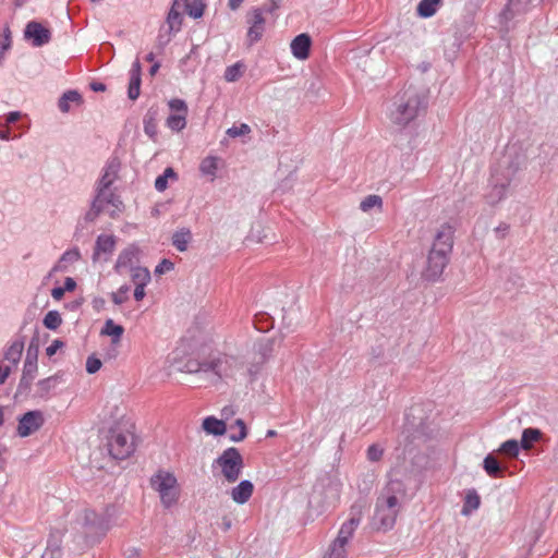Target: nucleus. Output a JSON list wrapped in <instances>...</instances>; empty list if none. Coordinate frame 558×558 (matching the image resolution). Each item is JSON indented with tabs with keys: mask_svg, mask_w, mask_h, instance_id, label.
<instances>
[{
	"mask_svg": "<svg viewBox=\"0 0 558 558\" xmlns=\"http://www.w3.org/2000/svg\"><path fill=\"white\" fill-rule=\"evenodd\" d=\"M116 517L117 508L111 504L99 509L83 507L75 511L71 526L76 536L92 547L105 538L112 529Z\"/></svg>",
	"mask_w": 558,
	"mask_h": 558,
	"instance_id": "f257e3e1",
	"label": "nucleus"
},
{
	"mask_svg": "<svg viewBox=\"0 0 558 558\" xmlns=\"http://www.w3.org/2000/svg\"><path fill=\"white\" fill-rule=\"evenodd\" d=\"M393 107L389 116L391 122L404 126L418 116L423 99L414 89H407L396 96Z\"/></svg>",
	"mask_w": 558,
	"mask_h": 558,
	"instance_id": "f03ea898",
	"label": "nucleus"
},
{
	"mask_svg": "<svg viewBox=\"0 0 558 558\" xmlns=\"http://www.w3.org/2000/svg\"><path fill=\"white\" fill-rule=\"evenodd\" d=\"M400 505L396 495L389 487L377 498L372 525L377 531H389L395 524Z\"/></svg>",
	"mask_w": 558,
	"mask_h": 558,
	"instance_id": "7ed1b4c3",
	"label": "nucleus"
},
{
	"mask_svg": "<svg viewBox=\"0 0 558 558\" xmlns=\"http://www.w3.org/2000/svg\"><path fill=\"white\" fill-rule=\"evenodd\" d=\"M118 168L116 165L110 163L105 170L101 179L99 180L98 194L93 202L92 209L87 213L86 218L94 220L100 211L106 210L109 204L119 208L121 202L107 191L117 178Z\"/></svg>",
	"mask_w": 558,
	"mask_h": 558,
	"instance_id": "20e7f679",
	"label": "nucleus"
},
{
	"mask_svg": "<svg viewBox=\"0 0 558 558\" xmlns=\"http://www.w3.org/2000/svg\"><path fill=\"white\" fill-rule=\"evenodd\" d=\"M150 487L158 493L165 508L174 506L180 498V486L175 475L166 470H158L149 480Z\"/></svg>",
	"mask_w": 558,
	"mask_h": 558,
	"instance_id": "39448f33",
	"label": "nucleus"
},
{
	"mask_svg": "<svg viewBox=\"0 0 558 558\" xmlns=\"http://www.w3.org/2000/svg\"><path fill=\"white\" fill-rule=\"evenodd\" d=\"M214 466L220 471L221 476L230 484L235 483L244 468L243 457L234 448L226 449L214 462Z\"/></svg>",
	"mask_w": 558,
	"mask_h": 558,
	"instance_id": "423d86ee",
	"label": "nucleus"
},
{
	"mask_svg": "<svg viewBox=\"0 0 558 558\" xmlns=\"http://www.w3.org/2000/svg\"><path fill=\"white\" fill-rule=\"evenodd\" d=\"M241 367L238 359L230 355H219L199 364L196 372H213L219 379L234 378Z\"/></svg>",
	"mask_w": 558,
	"mask_h": 558,
	"instance_id": "0eeeda50",
	"label": "nucleus"
},
{
	"mask_svg": "<svg viewBox=\"0 0 558 558\" xmlns=\"http://www.w3.org/2000/svg\"><path fill=\"white\" fill-rule=\"evenodd\" d=\"M108 446L114 459H126L134 451V435L131 432H112Z\"/></svg>",
	"mask_w": 558,
	"mask_h": 558,
	"instance_id": "6e6552de",
	"label": "nucleus"
},
{
	"mask_svg": "<svg viewBox=\"0 0 558 558\" xmlns=\"http://www.w3.org/2000/svg\"><path fill=\"white\" fill-rule=\"evenodd\" d=\"M448 252L432 247L427 257V266L423 271V277L429 281L439 279L448 264Z\"/></svg>",
	"mask_w": 558,
	"mask_h": 558,
	"instance_id": "1a4fd4ad",
	"label": "nucleus"
},
{
	"mask_svg": "<svg viewBox=\"0 0 558 558\" xmlns=\"http://www.w3.org/2000/svg\"><path fill=\"white\" fill-rule=\"evenodd\" d=\"M44 423L45 417L41 411H28L20 417L16 433L20 437H28L39 430Z\"/></svg>",
	"mask_w": 558,
	"mask_h": 558,
	"instance_id": "9d476101",
	"label": "nucleus"
},
{
	"mask_svg": "<svg viewBox=\"0 0 558 558\" xmlns=\"http://www.w3.org/2000/svg\"><path fill=\"white\" fill-rule=\"evenodd\" d=\"M24 36L34 47H41L51 40V31L40 22L31 21L26 24Z\"/></svg>",
	"mask_w": 558,
	"mask_h": 558,
	"instance_id": "9b49d317",
	"label": "nucleus"
},
{
	"mask_svg": "<svg viewBox=\"0 0 558 558\" xmlns=\"http://www.w3.org/2000/svg\"><path fill=\"white\" fill-rule=\"evenodd\" d=\"M265 17L263 15V11L258 8L252 9L247 13V39L251 44L260 40L264 31H265Z\"/></svg>",
	"mask_w": 558,
	"mask_h": 558,
	"instance_id": "f8f14e48",
	"label": "nucleus"
},
{
	"mask_svg": "<svg viewBox=\"0 0 558 558\" xmlns=\"http://www.w3.org/2000/svg\"><path fill=\"white\" fill-rule=\"evenodd\" d=\"M311 46L312 39L306 33L298 35L290 44L293 57L302 61L310 57Z\"/></svg>",
	"mask_w": 558,
	"mask_h": 558,
	"instance_id": "ddd939ff",
	"label": "nucleus"
},
{
	"mask_svg": "<svg viewBox=\"0 0 558 558\" xmlns=\"http://www.w3.org/2000/svg\"><path fill=\"white\" fill-rule=\"evenodd\" d=\"M452 244L453 229L450 225L445 223L438 229L432 247L450 253Z\"/></svg>",
	"mask_w": 558,
	"mask_h": 558,
	"instance_id": "4468645a",
	"label": "nucleus"
},
{
	"mask_svg": "<svg viewBox=\"0 0 558 558\" xmlns=\"http://www.w3.org/2000/svg\"><path fill=\"white\" fill-rule=\"evenodd\" d=\"M141 75H142V65L138 59H136L132 63V68L130 70V83L128 89V96L131 100H136L141 93Z\"/></svg>",
	"mask_w": 558,
	"mask_h": 558,
	"instance_id": "2eb2a0df",
	"label": "nucleus"
},
{
	"mask_svg": "<svg viewBox=\"0 0 558 558\" xmlns=\"http://www.w3.org/2000/svg\"><path fill=\"white\" fill-rule=\"evenodd\" d=\"M361 521L360 514L351 517L348 521L343 522L339 532L337 538L333 541V543L347 546L349 539L353 536L354 531L359 526Z\"/></svg>",
	"mask_w": 558,
	"mask_h": 558,
	"instance_id": "dca6fc26",
	"label": "nucleus"
},
{
	"mask_svg": "<svg viewBox=\"0 0 558 558\" xmlns=\"http://www.w3.org/2000/svg\"><path fill=\"white\" fill-rule=\"evenodd\" d=\"M254 493V485L251 481L244 480L241 481L236 486H234L230 496L232 500L239 505H243L250 500Z\"/></svg>",
	"mask_w": 558,
	"mask_h": 558,
	"instance_id": "f3484780",
	"label": "nucleus"
},
{
	"mask_svg": "<svg viewBox=\"0 0 558 558\" xmlns=\"http://www.w3.org/2000/svg\"><path fill=\"white\" fill-rule=\"evenodd\" d=\"M116 247V238L111 234H100L95 244L93 259L97 260L102 254H111Z\"/></svg>",
	"mask_w": 558,
	"mask_h": 558,
	"instance_id": "a211bd4d",
	"label": "nucleus"
},
{
	"mask_svg": "<svg viewBox=\"0 0 558 558\" xmlns=\"http://www.w3.org/2000/svg\"><path fill=\"white\" fill-rule=\"evenodd\" d=\"M203 429L215 436H222L226 434L227 426L223 420H218L215 416H207L202 424Z\"/></svg>",
	"mask_w": 558,
	"mask_h": 558,
	"instance_id": "6ab92c4d",
	"label": "nucleus"
},
{
	"mask_svg": "<svg viewBox=\"0 0 558 558\" xmlns=\"http://www.w3.org/2000/svg\"><path fill=\"white\" fill-rule=\"evenodd\" d=\"M37 372V349L32 352V347L28 348L26 359L23 366V378L22 380H33Z\"/></svg>",
	"mask_w": 558,
	"mask_h": 558,
	"instance_id": "aec40b11",
	"label": "nucleus"
},
{
	"mask_svg": "<svg viewBox=\"0 0 558 558\" xmlns=\"http://www.w3.org/2000/svg\"><path fill=\"white\" fill-rule=\"evenodd\" d=\"M481 506V497L475 489L466 492L461 513L464 517L470 515L473 511L477 510Z\"/></svg>",
	"mask_w": 558,
	"mask_h": 558,
	"instance_id": "412c9836",
	"label": "nucleus"
},
{
	"mask_svg": "<svg viewBox=\"0 0 558 558\" xmlns=\"http://www.w3.org/2000/svg\"><path fill=\"white\" fill-rule=\"evenodd\" d=\"M192 240L191 230L187 228H182L178 230L172 236L173 246L180 251L185 252L187 250L189 243Z\"/></svg>",
	"mask_w": 558,
	"mask_h": 558,
	"instance_id": "4be33fe9",
	"label": "nucleus"
},
{
	"mask_svg": "<svg viewBox=\"0 0 558 558\" xmlns=\"http://www.w3.org/2000/svg\"><path fill=\"white\" fill-rule=\"evenodd\" d=\"M70 104L80 106L82 104V96L76 90H68L59 99L58 107L61 112L66 113L70 111Z\"/></svg>",
	"mask_w": 558,
	"mask_h": 558,
	"instance_id": "5701e85b",
	"label": "nucleus"
},
{
	"mask_svg": "<svg viewBox=\"0 0 558 558\" xmlns=\"http://www.w3.org/2000/svg\"><path fill=\"white\" fill-rule=\"evenodd\" d=\"M219 158L215 156L205 157L199 165V171L203 175L209 177L210 181H214L216 178V172L218 170Z\"/></svg>",
	"mask_w": 558,
	"mask_h": 558,
	"instance_id": "b1692460",
	"label": "nucleus"
},
{
	"mask_svg": "<svg viewBox=\"0 0 558 558\" xmlns=\"http://www.w3.org/2000/svg\"><path fill=\"white\" fill-rule=\"evenodd\" d=\"M124 332V328L121 325H117L112 319H108L105 323V327L101 330L102 335L112 337V343L117 344Z\"/></svg>",
	"mask_w": 558,
	"mask_h": 558,
	"instance_id": "393cba45",
	"label": "nucleus"
},
{
	"mask_svg": "<svg viewBox=\"0 0 558 558\" xmlns=\"http://www.w3.org/2000/svg\"><path fill=\"white\" fill-rule=\"evenodd\" d=\"M542 437V432L537 428H525L522 433L521 447L524 450H530L534 441H538Z\"/></svg>",
	"mask_w": 558,
	"mask_h": 558,
	"instance_id": "a878e982",
	"label": "nucleus"
},
{
	"mask_svg": "<svg viewBox=\"0 0 558 558\" xmlns=\"http://www.w3.org/2000/svg\"><path fill=\"white\" fill-rule=\"evenodd\" d=\"M244 71V62L238 61L234 64L227 66L223 77L227 82H236L243 75Z\"/></svg>",
	"mask_w": 558,
	"mask_h": 558,
	"instance_id": "bb28decb",
	"label": "nucleus"
},
{
	"mask_svg": "<svg viewBox=\"0 0 558 558\" xmlns=\"http://www.w3.org/2000/svg\"><path fill=\"white\" fill-rule=\"evenodd\" d=\"M441 0H422L417 5V13L420 16L423 17H430L433 16Z\"/></svg>",
	"mask_w": 558,
	"mask_h": 558,
	"instance_id": "cd10ccee",
	"label": "nucleus"
},
{
	"mask_svg": "<svg viewBox=\"0 0 558 558\" xmlns=\"http://www.w3.org/2000/svg\"><path fill=\"white\" fill-rule=\"evenodd\" d=\"M230 439L232 441H242L247 436V428L242 418H238L233 425L230 426Z\"/></svg>",
	"mask_w": 558,
	"mask_h": 558,
	"instance_id": "c85d7f7f",
	"label": "nucleus"
},
{
	"mask_svg": "<svg viewBox=\"0 0 558 558\" xmlns=\"http://www.w3.org/2000/svg\"><path fill=\"white\" fill-rule=\"evenodd\" d=\"M24 349L23 341H14L5 352V360L16 365L21 360L22 353Z\"/></svg>",
	"mask_w": 558,
	"mask_h": 558,
	"instance_id": "c756f323",
	"label": "nucleus"
},
{
	"mask_svg": "<svg viewBox=\"0 0 558 558\" xmlns=\"http://www.w3.org/2000/svg\"><path fill=\"white\" fill-rule=\"evenodd\" d=\"M373 208L383 209V198L379 195H368L360 203V209L364 213H368Z\"/></svg>",
	"mask_w": 558,
	"mask_h": 558,
	"instance_id": "7c9ffc66",
	"label": "nucleus"
},
{
	"mask_svg": "<svg viewBox=\"0 0 558 558\" xmlns=\"http://www.w3.org/2000/svg\"><path fill=\"white\" fill-rule=\"evenodd\" d=\"M483 466H484V470L486 471V473L490 477H500L501 476V468L499 465V462L497 461V459L494 456L488 454L484 459Z\"/></svg>",
	"mask_w": 558,
	"mask_h": 558,
	"instance_id": "2f4dec72",
	"label": "nucleus"
},
{
	"mask_svg": "<svg viewBox=\"0 0 558 558\" xmlns=\"http://www.w3.org/2000/svg\"><path fill=\"white\" fill-rule=\"evenodd\" d=\"M205 7L206 4L204 0H191L183 9L191 17L199 19L204 14Z\"/></svg>",
	"mask_w": 558,
	"mask_h": 558,
	"instance_id": "473e14b6",
	"label": "nucleus"
},
{
	"mask_svg": "<svg viewBox=\"0 0 558 558\" xmlns=\"http://www.w3.org/2000/svg\"><path fill=\"white\" fill-rule=\"evenodd\" d=\"M62 547L58 539L49 541L46 549L44 550L41 558H61Z\"/></svg>",
	"mask_w": 558,
	"mask_h": 558,
	"instance_id": "72a5a7b5",
	"label": "nucleus"
},
{
	"mask_svg": "<svg viewBox=\"0 0 558 558\" xmlns=\"http://www.w3.org/2000/svg\"><path fill=\"white\" fill-rule=\"evenodd\" d=\"M44 326L50 330H56L62 324V318L59 312L49 311L44 317Z\"/></svg>",
	"mask_w": 558,
	"mask_h": 558,
	"instance_id": "f704fd0d",
	"label": "nucleus"
},
{
	"mask_svg": "<svg viewBox=\"0 0 558 558\" xmlns=\"http://www.w3.org/2000/svg\"><path fill=\"white\" fill-rule=\"evenodd\" d=\"M131 276L135 286L148 284L150 281V274L147 268L135 267L132 269Z\"/></svg>",
	"mask_w": 558,
	"mask_h": 558,
	"instance_id": "c9c22d12",
	"label": "nucleus"
},
{
	"mask_svg": "<svg viewBox=\"0 0 558 558\" xmlns=\"http://www.w3.org/2000/svg\"><path fill=\"white\" fill-rule=\"evenodd\" d=\"M186 124V114L175 113L171 114L167 119V125L173 131H181L185 128Z\"/></svg>",
	"mask_w": 558,
	"mask_h": 558,
	"instance_id": "e433bc0d",
	"label": "nucleus"
},
{
	"mask_svg": "<svg viewBox=\"0 0 558 558\" xmlns=\"http://www.w3.org/2000/svg\"><path fill=\"white\" fill-rule=\"evenodd\" d=\"M499 452L505 453L511 458H517L519 454V442L515 439H509L501 444Z\"/></svg>",
	"mask_w": 558,
	"mask_h": 558,
	"instance_id": "4c0bfd02",
	"label": "nucleus"
},
{
	"mask_svg": "<svg viewBox=\"0 0 558 558\" xmlns=\"http://www.w3.org/2000/svg\"><path fill=\"white\" fill-rule=\"evenodd\" d=\"M345 557H347L345 546H342V545H339V544H336L332 542L324 558H345Z\"/></svg>",
	"mask_w": 558,
	"mask_h": 558,
	"instance_id": "58836bf2",
	"label": "nucleus"
},
{
	"mask_svg": "<svg viewBox=\"0 0 558 558\" xmlns=\"http://www.w3.org/2000/svg\"><path fill=\"white\" fill-rule=\"evenodd\" d=\"M251 133V128L246 123H241L240 125H233L232 128L227 130V134L230 137H238L247 135Z\"/></svg>",
	"mask_w": 558,
	"mask_h": 558,
	"instance_id": "ea45409f",
	"label": "nucleus"
},
{
	"mask_svg": "<svg viewBox=\"0 0 558 558\" xmlns=\"http://www.w3.org/2000/svg\"><path fill=\"white\" fill-rule=\"evenodd\" d=\"M181 5H175L173 2L172 8L168 14V23L171 28H173L175 25L181 24V12H180Z\"/></svg>",
	"mask_w": 558,
	"mask_h": 558,
	"instance_id": "a19ab883",
	"label": "nucleus"
},
{
	"mask_svg": "<svg viewBox=\"0 0 558 558\" xmlns=\"http://www.w3.org/2000/svg\"><path fill=\"white\" fill-rule=\"evenodd\" d=\"M130 289L128 286H122L117 292L111 294V299L114 304H123L128 300V293Z\"/></svg>",
	"mask_w": 558,
	"mask_h": 558,
	"instance_id": "79ce46f5",
	"label": "nucleus"
},
{
	"mask_svg": "<svg viewBox=\"0 0 558 558\" xmlns=\"http://www.w3.org/2000/svg\"><path fill=\"white\" fill-rule=\"evenodd\" d=\"M101 365L102 363L98 357L94 355L88 356L86 361V372L88 374H95L100 369Z\"/></svg>",
	"mask_w": 558,
	"mask_h": 558,
	"instance_id": "37998d69",
	"label": "nucleus"
},
{
	"mask_svg": "<svg viewBox=\"0 0 558 558\" xmlns=\"http://www.w3.org/2000/svg\"><path fill=\"white\" fill-rule=\"evenodd\" d=\"M133 256H134V253L132 251H130V250L123 251L118 257L116 268L120 269V268L126 266L128 264H130L132 262Z\"/></svg>",
	"mask_w": 558,
	"mask_h": 558,
	"instance_id": "c03bdc74",
	"label": "nucleus"
},
{
	"mask_svg": "<svg viewBox=\"0 0 558 558\" xmlns=\"http://www.w3.org/2000/svg\"><path fill=\"white\" fill-rule=\"evenodd\" d=\"M383 453L384 450L379 446L372 445L367 449V459L373 462L379 461L383 457Z\"/></svg>",
	"mask_w": 558,
	"mask_h": 558,
	"instance_id": "a18cd8bd",
	"label": "nucleus"
},
{
	"mask_svg": "<svg viewBox=\"0 0 558 558\" xmlns=\"http://www.w3.org/2000/svg\"><path fill=\"white\" fill-rule=\"evenodd\" d=\"M169 107L171 110L178 112V113H187V106L184 100L182 99H172L169 101Z\"/></svg>",
	"mask_w": 558,
	"mask_h": 558,
	"instance_id": "49530a36",
	"label": "nucleus"
},
{
	"mask_svg": "<svg viewBox=\"0 0 558 558\" xmlns=\"http://www.w3.org/2000/svg\"><path fill=\"white\" fill-rule=\"evenodd\" d=\"M174 267V264L168 259H162L155 269V272L158 275H162L165 272L171 271Z\"/></svg>",
	"mask_w": 558,
	"mask_h": 558,
	"instance_id": "de8ad7c7",
	"label": "nucleus"
},
{
	"mask_svg": "<svg viewBox=\"0 0 558 558\" xmlns=\"http://www.w3.org/2000/svg\"><path fill=\"white\" fill-rule=\"evenodd\" d=\"M155 187L159 192H163L168 187V180L163 175H159L155 181Z\"/></svg>",
	"mask_w": 558,
	"mask_h": 558,
	"instance_id": "09e8293b",
	"label": "nucleus"
},
{
	"mask_svg": "<svg viewBox=\"0 0 558 558\" xmlns=\"http://www.w3.org/2000/svg\"><path fill=\"white\" fill-rule=\"evenodd\" d=\"M61 347L62 342L60 340H53L52 343L46 349L47 355L52 356Z\"/></svg>",
	"mask_w": 558,
	"mask_h": 558,
	"instance_id": "8fccbe9b",
	"label": "nucleus"
},
{
	"mask_svg": "<svg viewBox=\"0 0 558 558\" xmlns=\"http://www.w3.org/2000/svg\"><path fill=\"white\" fill-rule=\"evenodd\" d=\"M147 284H137L135 286V289H134V298L136 301H141L144 299L145 296V287Z\"/></svg>",
	"mask_w": 558,
	"mask_h": 558,
	"instance_id": "3c124183",
	"label": "nucleus"
},
{
	"mask_svg": "<svg viewBox=\"0 0 558 558\" xmlns=\"http://www.w3.org/2000/svg\"><path fill=\"white\" fill-rule=\"evenodd\" d=\"M80 258V253L77 251H68L65 252L62 257H61V260H77Z\"/></svg>",
	"mask_w": 558,
	"mask_h": 558,
	"instance_id": "603ef678",
	"label": "nucleus"
},
{
	"mask_svg": "<svg viewBox=\"0 0 558 558\" xmlns=\"http://www.w3.org/2000/svg\"><path fill=\"white\" fill-rule=\"evenodd\" d=\"M64 293H65V291H64L63 287H57L51 290V296L56 301H60L63 298Z\"/></svg>",
	"mask_w": 558,
	"mask_h": 558,
	"instance_id": "864d4df0",
	"label": "nucleus"
},
{
	"mask_svg": "<svg viewBox=\"0 0 558 558\" xmlns=\"http://www.w3.org/2000/svg\"><path fill=\"white\" fill-rule=\"evenodd\" d=\"M235 414V410L233 409V407L229 405V407H225L222 410H221V416L225 418V420H229L231 416H233Z\"/></svg>",
	"mask_w": 558,
	"mask_h": 558,
	"instance_id": "5fc2aeb1",
	"label": "nucleus"
},
{
	"mask_svg": "<svg viewBox=\"0 0 558 558\" xmlns=\"http://www.w3.org/2000/svg\"><path fill=\"white\" fill-rule=\"evenodd\" d=\"M76 288V282L73 278H65L63 289L64 291H73Z\"/></svg>",
	"mask_w": 558,
	"mask_h": 558,
	"instance_id": "6e6d98bb",
	"label": "nucleus"
},
{
	"mask_svg": "<svg viewBox=\"0 0 558 558\" xmlns=\"http://www.w3.org/2000/svg\"><path fill=\"white\" fill-rule=\"evenodd\" d=\"M10 374V367L0 366V384H3Z\"/></svg>",
	"mask_w": 558,
	"mask_h": 558,
	"instance_id": "4d7b16f0",
	"label": "nucleus"
},
{
	"mask_svg": "<svg viewBox=\"0 0 558 558\" xmlns=\"http://www.w3.org/2000/svg\"><path fill=\"white\" fill-rule=\"evenodd\" d=\"M145 132H146L150 137H153V136H154V134H155V132H156V131H155V125H154L151 122L146 121V122H145Z\"/></svg>",
	"mask_w": 558,
	"mask_h": 558,
	"instance_id": "13d9d810",
	"label": "nucleus"
},
{
	"mask_svg": "<svg viewBox=\"0 0 558 558\" xmlns=\"http://www.w3.org/2000/svg\"><path fill=\"white\" fill-rule=\"evenodd\" d=\"M90 88L94 92H105L106 90V85L102 84V83H99V82H94V83L90 84Z\"/></svg>",
	"mask_w": 558,
	"mask_h": 558,
	"instance_id": "bf43d9fd",
	"label": "nucleus"
},
{
	"mask_svg": "<svg viewBox=\"0 0 558 558\" xmlns=\"http://www.w3.org/2000/svg\"><path fill=\"white\" fill-rule=\"evenodd\" d=\"M244 0H229V8L231 10H236L241 7V4L243 3Z\"/></svg>",
	"mask_w": 558,
	"mask_h": 558,
	"instance_id": "052dcab7",
	"label": "nucleus"
},
{
	"mask_svg": "<svg viewBox=\"0 0 558 558\" xmlns=\"http://www.w3.org/2000/svg\"><path fill=\"white\" fill-rule=\"evenodd\" d=\"M162 175L166 177L167 180L177 178V173L172 168H167Z\"/></svg>",
	"mask_w": 558,
	"mask_h": 558,
	"instance_id": "680f3d73",
	"label": "nucleus"
},
{
	"mask_svg": "<svg viewBox=\"0 0 558 558\" xmlns=\"http://www.w3.org/2000/svg\"><path fill=\"white\" fill-rule=\"evenodd\" d=\"M4 452L5 449L0 447V471H4L7 466L5 459L3 458Z\"/></svg>",
	"mask_w": 558,
	"mask_h": 558,
	"instance_id": "e2e57ef3",
	"label": "nucleus"
},
{
	"mask_svg": "<svg viewBox=\"0 0 558 558\" xmlns=\"http://www.w3.org/2000/svg\"><path fill=\"white\" fill-rule=\"evenodd\" d=\"M159 68H160V63L159 62H154L151 68L149 69V74L151 76H155L156 73L158 72Z\"/></svg>",
	"mask_w": 558,
	"mask_h": 558,
	"instance_id": "0e129e2a",
	"label": "nucleus"
},
{
	"mask_svg": "<svg viewBox=\"0 0 558 558\" xmlns=\"http://www.w3.org/2000/svg\"><path fill=\"white\" fill-rule=\"evenodd\" d=\"M20 117L19 112H11L8 117L9 122H15Z\"/></svg>",
	"mask_w": 558,
	"mask_h": 558,
	"instance_id": "69168bd1",
	"label": "nucleus"
},
{
	"mask_svg": "<svg viewBox=\"0 0 558 558\" xmlns=\"http://www.w3.org/2000/svg\"><path fill=\"white\" fill-rule=\"evenodd\" d=\"M121 405H122V402H118V400H116V402L113 404V409H114L116 413L113 415H119L120 414Z\"/></svg>",
	"mask_w": 558,
	"mask_h": 558,
	"instance_id": "338daca9",
	"label": "nucleus"
},
{
	"mask_svg": "<svg viewBox=\"0 0 558 558\" xmlns=\"http://www.w3.org/2000/svg\"><path fill=\"white\" fill-rule=\"evenodd\" d=\"M191 0H174L175 5H181V8H185L190 3Z\"/></svg>",
	"mask_w": 558,
	"mask_h": 558,
	"instance_id": "774afa93",
	"label": "nucleus"
}]
</instances>
